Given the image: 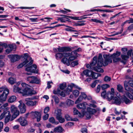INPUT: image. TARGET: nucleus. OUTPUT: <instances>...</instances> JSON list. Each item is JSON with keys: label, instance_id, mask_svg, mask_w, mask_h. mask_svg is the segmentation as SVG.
Listing matches in <instances>:
<instances>
[{"label": "nucleus", "instance_id": "3", "mask_svg": "<svg viewBox=\"0 0 133 133\" xmlns=\"http://www.w3.org/2000/svg\"><path fill=\"white\" fill-rule=\"evenodd\" d=\"M29 89L26 88L25 90H23L21 88L15 86H14L13 91L15 93H19L22 94L23 96H24L26 94H29Z\"/></svg>", "mask_w": 133, "mask_h": 133}, {"label": "nucleus", "instance_id": "5", "mask_svg": "<svg viewBox=\"0 0 133 133\" xmlns=\"http://www.w3.org/2000/svg\"><path fill=\"white\" fill-rule=\"evenodd\" d=\"M120 52L117 51L116 53H114L111 56H110L111 59L112 58L114 62H116L121 60V58L118 57L120 55Z\"/></svg>", "mask_w": 133, "mask_h": 133}, {"label": "nucleus", "instance_id": "62", "mask_svg": "<svg viewBox=\"0 0 133 133\" xmlns=\"http://www.w3.org/2000/svg\"><path fill=\"white\" fill-rule=\"evenodd\" d=\"M61 91L59 89H58L57 91L55 90H54L53 91V93L55 94H57L58 95L60 94Z\"/></svg>", "mask_w": 133, "mask_h": 133}, {"label": "nucleus", "instance_id": "21", "mask_svg": "<svg viewBox=\"0 0 133 133\" xmlns=\"http://www.w3.org/2000/svg\"><path fill=\"white\" fill-rule=\"evenodd\" d=\"M69 49H70L69 48L66 47H63L58 48V50L59 52H63V53L69 51Z\"/></svg>", "mask_w": 133, "mask_h": 133}, {"label": "nucleus", "instance_id": "47", "mask_svg": "<svg viewBox=\"0 0 133 133\" xmlns=\"http://www.w3.org/2000/svg\"><path fill=\"white\" fill-rule=\"evenodd\" d=\"M91 76H92V78L95 79H97L98 77L97 73H95L93 71H92V74Z\"/></svg>", "mask_w": 133, "mask_h": 133}, {"label": "nucleus", "instance_id": "9", "mask_svg": "<svg viewBox=\"0 0 133 133\" xmlns=\"http://www.w3.org/2000/svg\"><path fill=\"white\" fill-rule=\"evenodd\" d=\"M19 102L20 104L18 105V107L21 113H25L26 110L25 104L23 103L22 101L21 100H20Z\"/></svg>", "mask_w": 133, "mask_h": 133}, {"label": "nucleus", "instance_id": "42", "mask_svg": "<svg viewBox=\"0 0 133 133\" xmlns=\"http://www.w3.org/2000/svg\"><path fill=\"white\" fill-rule=\"evenodd\" d=\"M99 80H96L94 81V82L92 83L91 85V87L92 88H94L95 87L97 84L99 82Z\"/></svg>", "mask_w": 133, "mask_h": 133}, {"label": "nucleus", "instance_id": "36", "mask_svg": "<svg viewBox=\"0 0 133 133\" xmlns=\"http://www.w3.org/2000/svg\"><path fill=\"white\" fill-rule=\"evenodd\" d=\"M56 118L60 123H63L65 121L64 118H62L61 116Z\"/></svg>", "mask_w": 133, "mask_h": 133}, {"label": "nucleus", "instance_id": "50", "mask_svg": "<svg viewBox=\"0 0 133 133\" xmlns=\"http://www.w3.org/2000/svg\"><path fill=\"white\" fill-rule=\"evenodd\" d=\"M125 94L126 96L129 97L130 99L133 100V96L127 92H125Z\"/></svg>", "mask_w": 133, "mask_h": 133}, {"label": "nucleus", "instance_id": "58", "mask_svg": "<svg viewBox=\"0 0 133 133\" xmlns=\"http://www.w3.org/2000/svg\"><path fill=\"white\" fill-rule=\"evenodd\" d=\"M133 29V24L130 25L128 27L127 30L130 31Z\"/></svg>", "mask_w": 133, "mask_h": 133}, {"label": "nucleus", "instance_id": "13", "mask_svg": "<svg viewBox=\"0 0 133 133\" xmlns=\"http://www.w3.org/2000/svg\"><path fill=\"white\" fill-rule=\"evenodd\" d=\"M71 56L69 57V59L70 61H72L76 59L77 57V51L76 50H75L70 53Z\"/></svg>", "mask_w": 133, "mask_h": 133}, {"label": "nucleus", "instance_id": "20", "mask_svg": "<svg viewBox=\"0 0 133 133\" xmlns=\"http://www.w3.org/2000/svg\"><path fill=\"white\" fill-rule=\"evenodd\" d=\"M40 82L41 80L40 79L38 78L36 76H34L32 83H34L38 84L40 83Z\"/></svg>", "mask_w": 133, "mask_h": 133}, {"label": "nucleus", "instance_id": "31", "mask_svg": "<svg viewBox=\"0 0 133 133\" xmlns=\"http://www.w3.org/2000/svg\"><path fill=\"white\" fill-rule=\"evenodd\" d=\"M66 27H68V28L65 29V30L67 31H72V32H77V31L75 30H73L72 29L74 28H72V27L69 26L67 25L66 26Z\"/></svg>", "mask_w": 133, "mask_h": 133}, {"label": "nucleus", "instance_id": "8", "mask_svg": "<svg viewBox=\"0 0 133 133\" xmlns=\"http://www.w3.org/2000/svg\"><path fill=\"white\" fill-rule=\"evenodd\" d=\"M23 88H21L23 90H25L26 88H28L29 89V94H26L25 95L28 96L31 95L33 94H36V92L35 91H31L30 89L28 87V85L25 83H22L21 84Z\"/></svg>", "mask_w": 133, "mask_h": 133}, {"label": "nucleus", "instance_id": "26", "mask_svg": "<svg viewBox=\"0 0 133 133\" xmlns=\"http://www.w3.org/2000/svg\"><path fill=\"white\" fill-rule=\"evenodd\" d=\"M49 121L50 123L52 124H55L56 125H57L59 123L58 122H56L54 118L53 117L50 118L49 119Z\"/></svg>", "mask_w": 133, "mask_h": 133}, {"label": "nucleus", "instance_id": "11", "mask_svg": "<svg viewBox=\"0 0 133 133\" xmlns=\"http://www.w3.org/2000/svg\"><path fill=\"white\" fill-rule=\"evenodd\" d=\"M17 120L22 126H25L28 124L27 121L24 117H20L19 119H17Z\"/></svg>", "mask_w": 133, "mask_h": 133}, {"label": "nucleus", "instance_id": "29", "mask_svg": "<svg viewBox=\"0 0 133 133\" xmlns=\"http://www.w3.org/2000/svg\"><path fill=\"white\" fill-rule=\"evenodd\" d=\"M16 79L15 78L11 77L8 80L9 82L11 84H13L16 82Z\"/></svg>", "mask_w": 133, "mask_h": 133}, {"label": "nucleus", "instance_id": "41", "mask_svg": "<svg viewBox=\"0 0 133 133\" xmlns=\"http://www.w3.org/2000/svg\"><path fill=\"white\" fill-rule=\"evenodd\" d=\"M52 98L54 99V101L56 103L58 104L59 103V99L57 96L54 95L52 96Z\"/></svg>", "mask_w": 133, "mask_h": 133}, {"label": "nucleus", "instance_id": "7", "mask_svg": "<svg viewBox=\"0 0 133 133\" xmlns=\"http://www.w3.org/2000/svg\"><path fill=\"white\" fill-rule=\"evenodd\" d=\"M30 114L34 117L37 118V122L40 121L41 117V113L40 112L37 111H32L30 112Z\"/></svg>", "mask_w": 133, "mask_h": 133}, {"label": "nucleus", "instance_id": "34", "mask_svg": "<svg viewBox=\"0 0 133 133\" xmlns=\"http://www.w3.org/2000/svg\"><path fill=\"white\" fill-rule=\"evenodd\" d=\"M67 52L66 51L64 52L63 53V57L67 58L68 57H70L71 56V54L70 53Z\"/></svg>", "mask_w": 133, "mask_h": 133}, {"label": "nucleus", "instance_id": "61", "mask_svg": "<svg viewBox=\"0 0 133 133\" xmlns=\"http://www.w3.org/2000/svg\"><path fill=\"white\" fill-rule=\"evenodd\" d=\"M49 116L48 114H46L43 117V119L44 120H46L48 119Z\"/></svg>", "mask_w": 133, "mask_h": 133}, {"label": "nucleus", "instance_id": "43", "mask_svg": "<svg viewBox=\"0 0 133 133\" xmlns=\"http://www.w3.org/2000/svg\"><path fill=\"white\" fill-rule=\"evenodd\" d=\"M73 94L75 97H77L79 95V91L76 90H74L73 92Z\"/></svg>", "mask_w": 133, "mask_h": 133}, {"label": "nucleus", "instance_id": "46", "mask_svg": "<svg viewBox=\"0 0 133 133\" xmlns=\"http://www.w3.org/2000/svg\"><path fill=\"white\" fill-rule=\"evenodd\" d=\"M123 99L124 101L126 104H128L131 102V101L127 98L125 96H124Z\"/></svg>", "mask_w": 133, "mask_h": 133}, {"label": "nucleus", "instance_id": "57", "mask_svg": "<svg viewBox=\"0 0 133 133\" xmlns=\"http://www.w3.org/2000/svg\"><path fill=\"white\" fill-rule=\"evenodd\" d=\"M83 98L85 99L87 97V95L84 92H82L80 95Z\"/></svg>", "mask_w": 133, "mask_h": 133}, {"label": "nucleus", "instance_id": "19", "mask_svg": "<svg viewBox=\"0 0 133 133\" xmlns=\"http://www.w3.org/2000/svg\"><path fill=\"white\" fill-rule=\"evenodd\" d=\"M71 61L69 60V58L68 59L67 58L63 57L61 60V62L63 64H66L67 65L69 66L70 64L69 61Z\"/></svg>", "mask_w": 133, "mask_h": 133}, {"label": "nucleus", "instance_id": "56", "mask_svg": "<svg viewBox=\"0 0 133 133\" xmlns=\"http://www.w3.org/2000/svg\"><path fill=\"white\" fill-rule=\"evenodd\" d=\"M106 90H104L102 92L101 94V96L104 98H105L106 95Z\"/></svg>", "mask_w": 133, "mask_h": 133}, {"label": "nucleus", "instance_id": "48", "mask_svg": "<svg viewBox=\"0 0 133 133\" xmlns=\"http://www.w3.org/2000/svg\"><path fill=\"white\" fill-rule=\"evenodd\" d=\"M83 98H82L81 96H80L78 98L76 101L75 103L76 104H77L80 102L82 100Z\"/></svg>", "mask_w": 133, "mask_h": 133}, {"label": "nucleus", "instance_id": "1", "mask_svg": "<svg viewBox=\"0 0 133 133\" xmlns=\"http://www.w3.org/2000/svg\"><path fill=\"white\" fill-rule=\"evenodd\" d=\"M103 58L104 59V61L102 57V54H99L98 57L97 58V66L99 67H102L103 66H105L109 64L112 63V61L110 56L109 55H104Z\"/></svg>", "mask_w": 133, "mask_h": 133}, {"label": "nucleus", "instance_id": "39", "mask_svg": "<svg viewBox=\"0 0 133 133\" xmlns=\"http://www.w3.org/2000/svg\"><path fill=\"white\" fill-rule=\"evenodd\" d=\"M78 61H76L71 62L70 64V66L72 67H74L75 66L78 65Z\"/></svg>", "mask_w": 133, "mask_h": 133}, {"label": "nucleus", "instance_id": "49", "mask_svg": "<svg viewBox=\"0 0 133 133\" xmlns=\"http://www.w3.org/2000/svg\"><path fill=\"white\" fill-rule=\"evenodd\" d=\"M65 119L67 121H70L72 120V118L69 115L66 114L65 115Z\"/></svg>", "mask_w": 133, "mask_h": 133}, {"label": "nucleus", "instance_id": "12", "mask_svg": "<svg viewBox=\"0 0 133 133\" xmlns=\"http://www.w3.org/2000/svg\"><path fill=\"white\" fill-rule=\"evenodd\" d=\"M10 58V60L12 62H14L18 61L19 59V56L16 55H11L9 56Z\"/></svg>", "mask_w": 133, "mask_h": 133}, {"label": "nucleus", "instance_id": "63", "mask_svg": "<svg viewBox=\"0 0 133 133\" xmlns=\"http://www.w3.org/2000/svg\"><path fill=\"white\" fill-rule=\"evenodd\" d=\"M101 86L100 85H98L97 86V89L96 90V92L97 93H98L99 92L100 90Z\"/></svg>", "mask_w": 133, "mask_h": 133}, {"label": "nucleus", "instance_id": "15", "mask_svg": "<svg viewBox=\"0 0 133 133\" xmlns=\"http://www.w3.org/2000/svg\"><path fill=\"white\" fill-rule=\"evenodd\" d=\"M87 103L86 102H83L79 103L77 105V107L79 109L85 110L86 108V105Z\"/></svg>", "mask_w": 133, "mask_h": 133}, {"label": "nucleus", "instance_id": "6", "mask_svg": "<svg viewBox=\"0 0 133 133\" xmlns=\"http://www.w3.org/2000/svg\"><path fill=\"white\" fill-rule=\"evenodd\" d=\"M11 111L13 114L12 117L15 118L19 114V111L17 110V108L15 106H12L11 108Z\"/></svg>", "mask_w": 133, "mask_h": 133}, {"label": "nucleus", "instance_id": "10", "mask_svg": "<svg viewBox=\"0 0 133 133\" xmlns=\"http://www.w3.org/2000/svg\"><path fill=\"white\" fill-rule=\"evenodd\" d=\"M9 93V91L5 90L3 94L0 95V101L2 102L5 101L7 97V96Z\"/></svg>", "mask_w": 133, "mask_h": 133}, {"label": "nucleus", "instance_id": "24", "mask_svg": "<svg viewBox=\"0 0 133 133\" xmlns=\"http://www.w3.org/2000/svg\"><path fill=\"white\" fill-rule=\"evenodd\" d=\"M61 109H58L55 111V115L56 118L61 116Z\"/></svg>", "mask_w": 133, "mask_h": 133}, {"label": "nucleus", "instance_id": "64", "mask_svg": "<svg viewBox=\"0 0 133 133\" xmlns=\"http://www.w3.org/2000/svg\"><path fill=\"white\" fill-rule=\"evenodd\" d=\"M8 105V104L7 103H5L3 105L1 106L0 107V109H3L5 108Z\"/></svg>", "mask_w": 133, "mask_h": 133}, {"label": "nucleus", "instance_id": "16", "mask_svg": "<svg viewBox=\"0 0 133 133\" xmlns=\"http://www.w3.org/2000/svg\"><path fill=\"white\" fill-rule=\"evenodd\" d=\"M114 95L111 93L110 91L108 92L107 93L106 96L108 101H110L112 100L114 97Z\"/></svg>", "mask_w": 133, "mask_h": 133}, {"label": "nucleus", "instance_id": "30", "mask_svg": "<svg viewBox=\"0 0 133 133\" xmlns=\"http://www.w3.org/2000/svg\"><path fill=\"white\" fill-rule=\"evenodd\" d=\"M97 57L96 56L93 58L92 62L90 63L91 66H94L97 64Z\"/></svg>", "mask_w": 133, "mask_h": 133}, {"label": "nucleus", "instance_id": "59", "mask_svg": "<svg viewBox=\"0 0 133 133\" xmlns=\"http://www.w3.org/2000/svg\"><path fill=\"white\" fill-rule=\"evenodd\" d=\"M8 47L10 49H11V50H12L15 47V44L9 45Z\"/></svg>", "mask_w": 133, "mask_h": 133}, {"label": "nucleus", "instance_id": "22", "mask_svg": "<svg viewBox=\"0 0 133 133\" xmlns=\"http://www.w3.org/2000/svg\"><path fill=\"white\" fill-rule=\"evenodd\" d=\"M83 74L87 76H91L92 74V71H90L88 70H84L83 72Z\"/></svg>", "mask_w": 133, "mask_h": 133}, {"label": "nucleus", "instance_id": "38", "mask_svg": "<svg viewBox=\"0 0 133 133\" xmlns=\"http://www.w3.org/2000/svg\"><path fill=\"white\" fill-rule=\"evenodd\" d=\"M4 56L3 55H0V67H3L4 65V63L1 60L4 58Z\"/></svg>", "mask_w": 133, "mask_h": 133}, {"label": "nucleus", "instance_id": "45", "mask_svg": "<svg viewBox=\"0 0 133 133\" xmlns=\"http://www.w3.org/2000/svg\"><path fill=\"white\" fill-rule=\"evenodd\" d=\"M72 86L71 85H69L68 86V87L67 88V91H67V92H66L67 94H69V91H72Z\"/></svg>", "mask_w": 133, "mask_h": 133}, {"label": "nucleus", "instance_id": "55", "mask_svg": "<svg viewBox=\"0 0 133 133\" xmlns=\"http://www.w3.org/2000/svg\"><path fill=\"white\" fill-rule=\"evenodd\" d=\"M121 57L123 60H126L129 57L128 56L125 55H121Z\"/></svg>", "mask_w": 133, "mask_h": 133}, {"label": "nucleus", "instance_id": "25", "mask_svg": "<svg viewBox=\"0 0 133 133\" xmlns=\"http://www.w3.org/2000/svg\"><path fill=\"white\" fill-rule=\"evenodd\" d=\"M16 99V97L15 96L10 97L8 100V102L10 103H12L15 102Z\"/></svg>", "mask_w": 133, "mask_h": 133}, {"label": "nucleus", "instance_id": "4", "mask_svg": "<svg viewBox=\"0 0 133 133\" xmlns=\"http://www.w3.org/2000/svg\"><path fill=\"white\" fill-rule=\"evenodd\" d=\"M37 66L36 65H33L30 66L28 67L25 69V70L27 71H30L31 73H37L38 70H36V69Z\"/></svg>", "mask_w": 133, "mask_h": 133}, {"label": "nucleus", "instance_id": "18", "mask_svg": "<svg viewBox=\"0 0 133 133\" xmlns=\"http://www.w3.org/2000/svg\"><path fill=\"white\" fill-rule=\"evenodd\" d=\"M63 129L61 126H58L55 128L54 129L53 132H62Z\"/></svg>", "mask_w": 133, "mask_h": 133}, {"label": "nucleus", "instance_id": "28", "mask_svg": "<svg viewBox=\"0 0 133 133\" xmlns=\"http://www.w3.org/2000/svg\"><path fill=\"white\" fill-rule=\"evenodd\" d=\"M73 113L74 115H77L79 117H82L81 114L76 108H73Z\"/></svg>", "mask_w": 133, "mask_h": 133}, {"label": "nucleus", "instance_id": "2", "mask_svg": "<svg viewBox=\"0 0 133 133\" xmlns=\"http://www.w3.org/2000/svg\"><path fill=\"white\" fill-rule=\"evenodd\" d=\"M36 97H35L31 98H27L25 99V104L29 107H33L36 105L38 102L36 101H32V99H36Z\"/></svg>", "mask_w": 133, "mask_h": 133}, {"label": "nucleus", "instance_id": "14", "mask_svg": "<svg viewBox=\"0 0 133 133\" xmlns=\"http://www.w3.org/2000/svg\"><path fill=\"white\" fill-rule=\"evenodd\" d=\"M6 115L5 116L4 122L5 123H7L9 121L11 116V115L10 114V111L7 110H6Z\"/></svg>", "mask_w": 133, "mask_h": 133}, {"label": "nucleus", "instance_id": "54", "mask_svg": "<svg viewBox=\"0 0 133 133\" xmlns=\"http://www.w3.org/2000/svg\"><path fill=\"white\" fill-rule=\"evenodd\" d=\"M91 20L93 22L96 23H99L101 24L103 23V22L102 21L97 19H91Z\"/></svg>", "mask_w": 133, "mask_h": 133}, {"label": "nucleus", "instance_id": "53", "mask_svg": "<svg viewBox=\"0 0 133 133\" xmlns=\"http://www.w3.org/2000/svg\"><path fill=\"white\" fill-rule=\"evenodd\" d=\"M34 76H29L27 78L26 80L29 81L30 83H32Z\"/></svg>", "mask_w": 133, "mask_h": 133}, {"label": "nucleus", "instance_id": "27", "mask_svg": "<svg viewBox=\"0 0 133 133\" xmlns=\"http://www.w3.org/2000/svg\"><path fill=\"white\" fill-rule=\"evenodd\" d=\"M87 110L88 113L91 115L93 114L96 112L95 109H92L90 108H88Z\"/></svg>", "mask_w": 133, "mask_h": 133}, {"label": "nucleus", "instance_id": "52", "mask_svg": "<svg viewBox=\"0 0 133 133\" xmlns=\"http://www.w3.org/2000/svg\"><path fill=\"white\" fill-rule=\"evenodd\" d=\"M6 89H7V90L8 91H9V90L6 87L3 86L0 88V92H2L3 91V92H4L5 90H6Z\"/></svg>", "mask_w": 133, "mask_h": 133}, {"label": "nucleus", "instance_id": "33", "mask_svg": "<svg viewBox=\"0 0 133 133\" xmlns=\"http://www.w3.org/2000/svg\"><path fill=\"white\" fill-rule=\"evenodd\" d=\"M28 62V61L27 59H26L22 63L20 64L17 66V68L19 69L22 68Z\"/></svg>", "mask_w": 133, "mask_h": 133}, {"label": "nucleus", "instance_id": "40", "mask_svg": "<svg viewBox=\"0 0 133 133\" xmlns=\"http://www.w3.org/2000/svg\"><path fill=\"white\" fill-rule=\"evenodd\" d=\"M110 86L109 85L107 84H105L102 85L101 86V87L102 90H104L109 87Z\"/></svg>", "mask_w": 133, "mask_h": 133}, {"label": "nucleus", "instance_id": "35", "mask_svg": "<svg viewBox=\"0 0 133 133\" xmlns=\"http://www.w3.org/2000/svg\"><path fill=\"white\" fill-rule=\"evenodd\" d=\"M56 57L57 59L58 58L61 59L63 57V53H58L56 55Z\"/></svg>", "mask_w": 133, "mask_h": 133}, {"label": "nucleus", "instance_id": "44", "mask_svg": "<svg viewBox=\"0 0 133 133\" xmlns=\"http://www.w3.org/2000/svg\"><path fill=\"white\" fill-rule=\"evenodd\" d=\"M111 78L108 76H105L104 79V81L107 82H110L111 81Z\"/></svg>", "mask_w": 133, "mask_h": 133}, {"label": "nucleus", "instance_id": "37", "mask_svg": "<svg viewBox=\"0 0 133 133\" xmlns=\"http://www.w3.org/2000/svg\"><path fill=\"white\" fill-rule=\"evenodd\" d=\"M117 89L120 92H122L123 91V87L120 84L117 85Z\"/></svg>", "mask_w": 133, "mask_h": 133}, {"label": "nucleus", "instance_id": "60", "mask_svg": "<svg viewBox=\"0 0 133 133\" xmlns=\"http://www.w3.org/2000/svg\"><path fill=\"white\" fill-rule=\"evenodd\" d=\"M50 108L49 107H47L45 108L44 109V114H46L47 113L49 110Z\"/></svg>", "mask_w": 133, "mask_h": 133}, {"label": "nucleus", "instance_id": "32", "mask_svg": "<svg viewBox=\"0 0 133 133\" xmlns=\"http://www.w3.org/2000/svg\"><path fill=\"white\" fill-rule=\"evenodd\" d=\"M93 70L98 72H103L104 71L102 69L96 67H94Z\"/></svg>", "mask_w": 133, "mask_h": 133}, {"label": "nucleus", "instance_id": "17", "mask_svg": "<svg viewBox=\"0 0 133 133\" xmlns=\"http://www.w3.org/2000/svg\"><path fill=\"white\" fill-rule=\"evenodd\" d=\"M112 104H115L117 105H119L121 103V102L119 97H115L112 102Z\"/></svg>", "mask_w": 133, "mask_h": 133}, {"label": "nucleus", "instance_id": "23", "mask_svg": "<svg viewBox=\"0 0 133 133\" xmlns=\"http://www.w3.org/2000/svg\"><path fill=\"white\" fill-rule=\"evenodd\" d=\"M24 58L25 59H26H26L28 60L27 58L28 57L29 58V59H30V60H31L30 61V62H29V63H28L27 64V65H28V66H29V65H31L32 64V63H33V60L31 59H32L31 58V57H29L28 55V54H24Z\"/></svg>", "mask_w": 133, "mask_h": 133}, {"label": "nucleus", "instance_id": "51", "mask_svg": "<svg viewBox=\"0 0 133 133\" xmlns=\"http://www.w3.org/2000/svg\"><path fill=\"white\" fill-rule=\"evenodd\" d=\"M6 110L4 111V112L0 116V120H1L3 119V118L6 115Z\"/></svg>", "mask_w": 133, "mask_h": 133}]
</instances>
